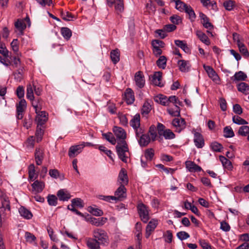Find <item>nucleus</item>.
I'll list each match as a JSON object with an SVG mask.
<instances>
[{
    "label": "nucleus",
    "mask_w": 249,
    "mask_h": 249,
    "mask_svg": "<svg viewBox=\"0 0 249 249\" xmlns=\"http://www.w3.org/2000/svg\"><path fill=\"white\" fill-rule=\"evenodd\" d=\"M116 149L119 159L123 162L126 163L129 156V152L126 142H123V143H118L116 146Z\"/></svg>",
    "instance_id": "1"
},
{
    "label": "nucleus",
    "mask_w": 249,
    "mask_h": 249,
    "mask_svg": "<svg viewBox=\"0 0 249 249\" xmlns=\"http://www.w3.org/2000/svg\"><path fill=\"white\" fill-rule=\"evenodd\" d=\"M92 236L101 245L106 246L108 243V237L107 232L102 229L96 228L92 231Z\"/></svg>",
    "instance_id": "2"
},
{
    "label": "nucleus",
    "mask_w": 249,
    "mask_h": 249,
    "mask_svg": "<svg viewBox=\"0 0 249 249\" xmlns=\"http://www.w3.org/2000/svg\"><path fill=\"white\" fill-rule=\"evenodd\" d=\"M137 209L141 220L144 223H147L149 219L148 208L142 203L138 204Z\"/></svg>",
    "instance_id": "3"
},
{
    "label": "nucleus",
    "mask_w": 249,
    "mask_h": 249,
    "mask_svg": "<svg viewBox=\"0 0 249 249\" xmlns=\"http://www.w3.org/2000/svg\"><path fill=\"white\" fill-rule=\"evenodd\" d=\"M136 137L139 144L141 147L147 146L150 142L151 139L148 134L144 133V130L142 129L139 134L135 133Z\"/></svg>",
    "instance_id": "4"
},
{
    "label": "nucleus",
    "mask_w": 249,
    "mask_h": 249,
    "mask_svg": "<svg viewBox=\"0 0 249 249\" xmlns=\"http://www.w3.org/2000/svg\"><path fill=\"white\" fill-rule=\"evenodd\" d=\"M192 132L194 134V142L195 146L197 148H202L205 144L203 136L195 129H193Z\"/></svg>",
    "instance_id": "5"
},
{
    "label": "nucleus",
    "mask_w": 249,
    "mask_h": 249,
    "mask_svg": "<svg viewBox=\"0 0 249 249\" xmlns=\"http://www.w3.org/2000/svg\"><path fill=\"white\" fill-rule=\"evenodd\" d=\"M109 6L112 7L113 5L116 12L119 14L122 13L124 10L123 0H107Z\"/></svg>",
    "instance_id": "6"
},
{
    "label": "nucleus",
    "mask_w": 249,
    "mask_h": 249,
    "mask_svg": "<svg viewBox=\"0 0 249 249\" xmlns=\"http://www.w3.org/2000/svg\"><path fill=\"white\" fill-rule=\"evenodd\" d=\"M130 125L133 128L135 133L139 134L141 130L143 129L140 127V115L137 113L133 116L130 121Z\"/></svg>",
    "instance_id": "7"
},
{
    "label": "nucleus",
    "mask_w": 249,
    "mask_h": 249,
    "mask_svg": "<svg viewBox=\"0 0 249 249\" xmlns=\"http://www.w3.org/2000/svg\"><path fill=\"white\" fill-rule=\"evenodd\" d=\"M172 124L177 132H180L185 128L186 123L182 118H175L172 122Z\"/></svg>",
    "instance_id": "8"
},
{
    "label": "nucleus",
    "mask_w": 249,
    "mask_h": 249,
    "mask_svg": "<svg viewBox=\"0 0 249 249\" xmlns=\"http://www.w3.org/2000/svg\"><path fill=\"white\" fill-rule=\"evenodd\" d=\"M83 150V145L80 143L77 145L70 146L68 151V155L70 158H74L82 152Z\"/></svg>",
    "instance_id": "9"
},
{
    "label": "nucleus",
    "mask_w": 249,
    "mask_h": 249,
    "mask_svg": "<svg viewBox=\"0 0 249 249\" xmlns=\"http://www.w3.org/2000/svg\"><path fill=\"white\" fill-rule=\"evenodd\" d=\"M113 131L117 139L120 141L121 143H123V142L125 141L126 138V133L125 130L122 127L114 126Z\"/></svg>",
    "instance_id": "10"
},
{
    "label": "nucleus",
    "mask_w": 249,
    "mask_h": 249,
    "mask_svg": "<svg viewBox=\"0 0 249 249\" xmlns=\"http://www.w3.org/2000/svg\"><path fill=\"white\" fill-rule=\"evenodd\" d=\"M203 68L206 71L209 77L213 82L216 83L219 81L220 78L218 74L212 67L203 65Z\"/></svg>",
    "instance_id": "11"
},
{
    "label": "nucleus",
    "mask_w": 249,
    "mask_h": 249,
    "mask_svg": "<svg viewBox=\"0 0 249 249\" xmlns=\"http://www.w3.org/2000/svg\"><path fill=\"white\" fill-rule=\"evenodd\" d=\"M36 121L37 122V125L42 126L48 120L46 112L45 111H41L38 110L37 112H36Z\"/></svg>",
    "instance_id": "12"
},
{
    "label": "nucleus",
    "mask_w": 249,
    "mask_h": 249,
    "mask_svg": "<svg viewBox=\"0 0 249 249\" xmlns=\"http://www.w3.org/2000/svg\"><path fill=\"white\" fill-rule=\"evenodd\" d=\"M199 17L201 20H202L201 22L203 24V26L205 28L208 29V30L207 31V33L209 34H210L212 36H213L212 32H211L209 30H210L213 28V25L211 22H210L208 18L204 14L202 13H200Z\"/></svg>",
    "instance_id": "13"
},
{
    "label": "nucleus",
    "mask_w": 249,
    "mask_h": 249,
    "mask_svg": "<svg viewBox=\"0 0 249 249\" xmlns=\"http://www.w3.org/2000/svg\"><path fill=\"white\" fill-rule=\"evenodd\" d=\"M134 80L136 86L138 88L141 89L144 86L145 79L142 71H139L135 73Z\"/></svg>",
    "instance_id": "14"
},
{
    "label": "nucleus",
    "mask_w": 249,
    "mask_h": 249,
    "mask_svg": "<svg viewBox=\"0 0 249 249\" xmlns=\"http://www.w3.org/2000/svg\"><path fill=\"white\" fill-rule=\"evenodd\" d=\"M26 107V102L25 99H21L19 103L17 105V117L18 119L20 120L23 118V112Z\"/></svg>",
    "instance_id": "15"
},
{
    "label": "nucleus",
    "mask_w": 249,
    "mask_h": 249,
    "mask_svg": "<svg viewBox=\"0 0 249 249\" xmlns=\"http://www.w3.org/2000/svg\"><path fill=\"white\" fill-rule=\"evenodd\" d=\"M158 223V220L155 219H153L149 222L146 227L145 237L146 238H149L151 232L157 226Z\"/></svg>",
    "instance_id": "16"
},
{
    "label": "nucleus",
    "mask_w": 249,
    "mask_h": 249,
    "mask_svg": "<svg viewBox=\"0 0 249 249\" xmlns=\"http://www.w3.org/2000/svg\"><path fill=\"white\" fill-rule=\"evenodd\" d=\"M126 189L124 186L121 185L120 187L115 192V197L116 201L121 200L122 198H125L126 196Z\"/></svg>",
    "instance_id": "17"
},
{
    "label": "nucleus",
    "mask_w": 249,
    "mask_h": 249,
    "mask_svg": "<svg viewBox=\"0 0 249 249\" xmlns=\"http://www.w3.org/2000/svg\"><path fill=\"white\" fill-rule=\"evenodd\" d=\"M86 243L89 249H100V243H99L94 237H89L86 239Z\"/></svg>",
    "instance_id": "18"
},
{
    "label": "nucleus",
    "mask_w": 249,
    "mask_h": 249,
    "mask_svg": "<svg viewBox=\"0 0 249 249\" xmlns=\"http://www.w3.org/2000/svg\"><path fill=\"white\" fill-rule=\"evenodd\" d=\"M89 221L92 225L96 227H101L107 222V218L105 217L99 218L90 217Z\"/></svg>",
    "instance_id": "19"
},
{
    "label": "nucleus",
    "mask_w": 249,
    "mask_h": 249,
    "mask_svg": "<svg viewBox=\"0 0 249 249\" xmlns=\"http://www.w3.org/2000/svg\"><path fill=\"white\" fill-rule=\"evenodd\" d=\"M161 78H162V72L160 71L155 72L152 77V83L157 86L160 87H162L163 86V84L161 82Z\"/></svg>",
    "instance_id": "20"
},
{
    "label": "nucleus",
    "mask_w": 249,
    "mask_h": 249,
    "mask_svg": "<svg viewBox=\"0 0 249 249\" xmlns=\"http://www.w3.org/2000/svg\"><path fill=\"white\" fill-rule=\"evenodd\" d=\"M57 196L60 201H68L71 197V195L69 192L66 189H60L57 193Z\"/></svg>",
    "instance_id": "21"
},
{
    "label": "nucleus",
    "mask_w": 249,
    "mask_h": 249,
    "mask_svg": "<svg viewBox=\"0 0 249 249\" xmlns=\"http://www.w3.org/2000/svg\"><path fill=\"white\" fill-rule=\"evenodd\" d=\"M185 166L187 170L191 172H200L202 170L201 167L192 161H186L185 162Z\"/></svg>",
    "instance_id": "22"
},
{
    "label": "nucleus",
    "mask_w": 249,
    "mask_h": 249,
    "mask_svg": "<svg viewBox=\"0 0 249 249\" xmlns=\"http://www.w3.org/2000/svg\"><path fill=\"white\" fill-rule=\"evenodd\" d=\"M44 151L42 149L38 148L36 149L35 158L37 165H40L42 164L44 159Z\"/></svg>",
    "instance_id": "23"
},
{
    "label": "nucleus",
    "mask_w": 249,
    "mask_h": 249,
    "mask_svg": "<svg viewBox=\"0 0 249 249\" xmlns=\"http://www.w3.org/2000/svg\"><path fill=\"white\" fill-rule=\"evenodd\" d=\"M0 198L1 199V206L6 207V209L10 210V203L8 197L4 191L0 188Z\"/></svg>",
    "instance_id": "24"
},
{
    "label": "nucleus",
    "mask_w": 249,
    "mask_h": 249,
    "mask_svg": "<svg viewBox=\"0 0 249 249\" xmlns=\"http://www.w3.org/2000/svg\"><path fill=\"white\" fill-rule=\"evenodd\" d=\"M118 180L120 182L121 185L125 186L128 184V179L126 171L124 168H122L119 173L118 176Z\"/></svg>",
    "instance_id": "25"
},
{
    "label": "nucleus",
    "mask_w": 249,
    "mask_h": 249,
    "mask_svg": "<svg viewBox=\"0 0 249 249\" xmlns=\"http://www.w3.org/2000/svg\"><path fill=\"white\" fill-rule=\"evenodd\" d=\"M179 70L183 72H188L191 67L190 64L188 61L185 60H179L178 62Z\"/></svg>",
    "instance_id": "26"
},
{
    "label": "nucleus",
    "mask_w": 249,
    "mask_h": 249,
    "mask_svg": "<svg viewBox=\"0 0 249 249\" xmlns=\"http://www.w3.org/2000/svg\"><path fill=\"white\" fill-rule=\"evenodd\" d=\"M15 26L17 31L18 32V34L22 35H23V31L26 27V25L24 20L18 19L15 23Z\"/></svg>",
    "instance_id": "27"
},
{
    "label": "nucleus",
    "mask_w": 249,
    "mask_h": 249,
    "mask_svg": "<svg viewBox=\"0 0 249 249\" xmlns=\"http://www.w3.org/2000/svg\"><path fill=\"white\" fill-rule=\"evenodd\" d=\"M124 95L127 104H132L134 103L135 101L134 94L131 89H126Z\"/></svg>",
    "instance_id": "28"
},
{
    "label": "nucleus",
    "mask_w": 249,
    "mask_h": 249,
    "mask_svg": "<svg viewBox=\"0 0 249 249\" xmlns=\"http://www.w3.org/2000/svg\"><path fill=\"white\" fill-rule=\"evenodd\" d=\"M20 215L27 219H30L33 217L32 213L23 206L20 207L18 209Z\"/></svg>",
    "instance_id": "29"
},
{
    "label": "nucleus",
    "mask_w": 249,
    "mask_h": 249,
    "mask_svg": "<svg viewBox=\"0 0 249 249\" xmlns=\"http://www.w3.org/2000/svg\"><path fill=\"white\" fill-rule=\"evenodd\" d=\"M44 183L42 181L36 180L32 184V186L33 190L36 193L41 192L44 188Z\"/></svg>",
    "instance_id": "30"
},
{
    "label": "nucleus",
    "mask_w": 249,
    "mask_h": 249,
    "mask_svg": "<svg viewBox=\"0 0 249 249\" xmlns=\"http://www.w3.org/2000/svg\"><path fill=\"white\" fill-rule=\"evenodd\" d=\"M196 35L200 41L206 45H209L210 44V41L208 36L202 31L197 30L196 31Z\"/></svg>",
    "instance_id": "31"
},
{
    "label": "nucleus",
    "mask_w": 249,
    "mask_h": 249,
    "mask_svg": "<svg viewBox=\"0 0 249 249\" xmlns=\"http://www.w3.org/2000/svg\"><path fill=\"white\" fill-rule=\"evenodd\" d=\"M236 43L240 52L242 53L245 56L249 57V52L244 44L241 42L239 39L237 40Z\"/></svg>",
    "instance_id": "32"
},
{
    "label": "nucleus",
    "mask_w": 249,
    "mask_h": 249,
    "mask_svg": "<svg viewBox=\"0 0 249 249\" xmlns=\"http://www.w3.org/2000/svg\"><path fill=\"white\" fill-rule=\"evenodd\" d=\"M247 78L246 74L242 71H239L235 73L231 79L233 81H244Z\"/></svg>",
    "instance_id": "33"
},
{
    "label": "nucleus",
    "mask_w": 249,
    "mask_h": 249,
    "mask_svg": "<svg viewBox=\"0 0 249 249\" xmlns=\"http://www.w3.org/2000/svg\"><path fill=\"white\" fill-rule=\"evenodd\" d=\"M155 101L158 103L160 104L161 105L167 106H168V97L162 94L157 95L155 97Z\"/></svg>",
    "instance_id": "34"
},
{
    "label": "nucleus",
    "mask_w": 249,
    "mask_h": 249,
    "mask_svg": "<svg viewBox=\"0 0 249 249\" xmlns=\"http://www.w3.org/2000/svg\"><path fill=\"white\" fill-rule=\"evenodd\" d=\"M110 58L113 64H117L120 60V52L118 49L113 50L110 52Z\"/></svg>",
    "instance_id": "35"
},
{
    "label": "nucleus",
    "mask_w": 249,
    "mask_h": 249,
    "mask_svg": "<svg viewBox=\"0 0 249 249\" xmlns=\"http://www.w3.org/2000/svg\"><path fill=\"white\" fill-rule=\"evenodd\" d=\"M151 109L150 104L148 102H145L141 109V114L143 116L146 117L151 110Z\"/></svg>",
    "instance_id": "36"
},
{
    "label": "nucleus",
    "mask_w": 249,
    "mask_h": 249,
    "mask_svg": "<svg viewBox=\"0 0 249 249\" xmlns=\"http://www.w3.org/2000/svg\"><path fill=\"white\" fill-rule=\"evenodd\" d=\"M175 44L180 48L185 53H188L189 52V48L188 47L187 44L184 41L180 40H175Z\"/></svg>",
    "instance_id": "37"
},
{
    "label": "nucleus",
    "mask_w": 249,
    "mask_h": 249,
    "mask_svg": "<svg viewBox=\"0 0 249 249\" xmlns=\"http://www.w3.org/2000/svg\"><path fill=\"white\" fill-rule=\"evenodd\" d=\"M237 89L239 91L247 94L249 93V86L246 83L241 82L237 85Z\"/></svg>",
    "instance_id": "38"
},
{
    "label": "nucleus",
    "mask_w": 249,
    "mask_h": 249,
    "mask_svg": "<svg viewBox=\"0 0 249 249\" xmlns=\"http://www.w3.org/2000/svg\"><path fill=\"white\" fill-rule=\"evenodd\" d=\"M238 135L242 136H248L249 134V126L246 124L240 126L238 131Z\"/></svg>",
    "instance_id": "39"
},
{
    "label": "nucleus",
    "mask_w": 249,
    "mask_h": 249,
    "mask_svg": "<svg viewBox=\"0 0 249 249\" xmlns=\"http://www.w3.org/2000/svg\"><path fill=\"white\" fill-rule=\"evenodd\" d=\"M103 137L108 142H109L112 144H115L116 140L114 138L113 134L111 132H108L107 133H103Z\"/></svg>",
    "instance_id": "40"
},
{
    "label": "nucleus",
    "mask_w": 249,
    "mask_h": 249,
    "mask_svg": "<svg viewBox=\"0 0 249 249\" xmlns=\"http://www.w3.org/2000/svg\"><path fill=\"white\" fill-rule=\"evenodd\" d=\"M32 102V105L33 107L35 109V112H37V111H40L41 109L42 106V101L40 98H37L35 100L33 99V101H31Z\"/></svg>",
    "instance_id": "41"
},
{
    "label": "nucleus",
    "mask_w": 249,
    "mask_h": 249,
    "mask_svg": "<svg viewBox=\"0 0 249 249\" xmlns=\"http://www.w3.org/2000/svg\"><path fill=\"white\" fill-rule=\"evenodd\" d=\"M166 62L167 59L165 56L163 55L160 56L157 61V65L159 68L164 69L166 66Z\"/></svg>",
    "instance_id": "42"
},
{
    "label": "nucleus",
    "mask_w": 249,
    "mask_h": 249,
    "mask_svg": "<svg viewBox=\"0 0 249 249\" xmlns=\"http://www.w3.org/2000/svg\"><path fill=\"white\" fill-rule=\"evenodd\" d=\"M26 97L30 101H33L34 99V89L31 84H28L27 86Z\"/></svg>",
    "instance_id": "43"
},
{
    "label": "nucleus",
    "mask_w": 249,
    "mask_h": 249,
    "mask_svg": "<svg viewBox=\"0 0 249 249\" xmlns=\"http://www.w3.org/2000/svg\"><path fill=\"white\" fill-rule=\"evenodd\" d=\"M224 136L225 138H232L234 136V132L230 126L224 127L223 130Z\"/></svg>",
    "instance_id": "44"
},
{
    "label": "nucleus",
    "mask_w": 249,
    "mask_h": 249,
    "mask_svg": "<svg viewBox=\"0 0 249 249\" xmlns=\"http://www.w3.org/2000/svg\"><path fill=\"white\" fill-rule=\"evenodd\" d=\"M61 33L62 36L67 40L69 39L71 36V30L67 27L62 28L61 29Z\"/></svg>",
    "instance_id": "45"
},
{
    "label": "nucleus",
    "mask_w": 249,
    "mask_h": 249,
    "mask_svg": "<svg viewBox=\"0 0 249 249\" xmlns=\"http://www.w3.org/2000/svg\"><path fill=\"white\" fill-rule=\"evenodd\" d=\"M29 178L31 180H34L36 178V171L35 165L32 164L28 167Z\"/></svg>",
    "instance_id": "46"
},
{
    "label": "nucleus",
    "mask_w": 249,
    "mask_h": 249,
    "mask_svg": "<svg viewBox=\"0 0 249 249\" xmlns=\"http://www.w3.org/2000/svg\"><path fill=\"white\" fill-rule=\"evenodd\" d=\"M161 136L166 140H171L175 138V134L169 129H166Z\"/></svg>",
    "instance_id": "47"
},
{
    "label": "nucleus",
    "mask_w": 249,
    "mask_h": 249,
    "mask_svg": "<svg viewBox=\"0 0 249 249\" xmlns=\"http://www.w3.org/2000/svg\"><path fill=\"white\" fill-rule=\"evenodd\" d=\"M232 121L234 123L239 125L248 124V122L238 116H234L232 117Z\"/></svg>",
    "instance_id": "48"
},
{
    "label": "nucleus",
    "mask_w": 249,
    "mask_h": 249,
    "mask_svg": "<svg viewBox=\"0 0 249 249\" xmlns=\"http://www.w3.org/2000/svg\"><path fill=\"white\" fill-rule=\"evenodd\" d=\"M71 207H78L79 208H82L84 207V205L83 203V201L81 198H76L72 199L71 201Z\"/></svg>",
    "instance_id": "49"
},
{
    "label": "nucleus",
    "mask_w": 249,
    "mask_h": 249,
    "mask_svg": "<svg viewBox=\"0 0 249 249\" xmlns=\"http://www.w3.org/2000/svg\"><path fill=\"white\" fill-rule=\"evenodd\" d=\"M44 134V130L42 128V126L40 125H37V128L36 132V137L37 142H40Z\"/></svg>",
    "instance_id": "50"
},
{
    "label": "nucleus",
    "mask_w": 249,
    "mask_h": 249,
    "mask_svg": "<svg viewBox=\"0 0 249 249\" xmlns=\"http://www.w3.org/2000/svg\"><path fill=\"white\" fill-rule=\"evenodd\" d=\"M184 12H185L189 15V18L192 21L194 20V19L196 18V16L195 12L190 6L188 5L184 10Z\"/></svg>",
    "instance_id": "51"
},
{
    "label": "nucleus",
    "mask_w": 249,
    "mask_h": 249,
    "mask_svg": "<svg viewBox=\"0 0 249 249\" xmlns=\"http://www.w3.org/2000/svg\"><path fill=\"white\" fill-rule=\"evenodd\" d=\"M47 201L48 204L51 206H55L57 204V198L53 195H49L47 197Z\"/></svg>",
    "instance_id": "52"
},
{
    "label": "nucleus",
    "mask_w": 249,
    "mask_h": 249,
    "mask_svg": "<svg viewBox=\"0 0 249 249\" xmlns=\"http://www.w3.org/2000/svg\"><path fill=\"white\" fill-rule=\"evenodd\" d=\"M167 111L173 116H178L180 114L179 107L178 106H175V109L169 108Z\"/></svg>",
    "instance_id": "53"
},
{
    "label": "nucleus",
    "mask_w": 249,
    "mask_h": 249,
    "mask_svg": "<svg viewBox=\"0 0 249 249\" xmlns=\"http://www.w3.org/2000/svg\"><path fill=\"white\" fill-rule=\"evenodd\" d=\"M89 212L96 216H100L103 215L104 213L102 210L98 208L89 207Z\"/></svg>",
    "instance_id": "54"
},
{
    "label": "nucleus",
    "mask_w": 249,
    "mask_h": 249,
    "mask_svg": "<svg viewBox=\"0 0 249 249\" xmlns=\"http://www.w3.org/2000/svg\"><path fill=\"white\" fill-rule=\"evenodd\" d=\"M98 198L100 200H103L107 202H111L112 201H116V198L114 196L99 195Z\"/></svg>",
    "instance_id": "55"
},
{
    "label": "nucleus",
    "mask_w": 249,
    "mask_h": 249,
    "mask_svg": "<svg viewBox=\"0 0 249 249\" xmlns=\"http://www.w3.org/2000/svg\"><path fill=\"white\" fill-rule=\"evenodd\" d=\"M219 160L222 163L223 166L225 167L229 168L231 166V163L230 160L227 159L224 156H220Z\"/></svg>",
    "instance_id": "56"
},
{
    "label": "nucleus",
    "mask_w": 249,
    "mask_h": 249,
    "mask_svg": "<svg viewBox=\"0 0 249 249\" xmlns=\"http://www.w3.org/2000/svg\"><path fill=\"white\" fill-rule=\"evenodd\" d=\"M172 103L175 106L181 105V102H180L178 98L176 96H171L168 98V103Z\"/></svg>",
    "instance_id": "57"
},
{
    "label": "nucleus",
    "mask_w": 249,
    "mask_h": 249,
    "mask_svg": "<svg viewBox=\"0 0 249 249\" xmlns=\"http://www.w3.org/2000/svg\"><path fill=\"white\" fill-rule=\"evenodd\" d=\"M154 155V152L153 149H147L145 150L144 157L147 160L150 161Z\"/></svg>",
    "instance_id": "58"
},
{
    "label": "nucleus",
    "mask_w": 249,
    "mask_h": 249,
    "mask_svg": "<svg viewBox=\"0 0 249 249\" xmlns=\"http://www.w3.org/2000/svg\"><path fill=\"white\" fill-rule=\"evenodd\" d=\"M177 236L178 239L180 240H184L187 239V238L190 237V235L188 233L184 231H181L178 232L177 233Z\"/></svg>",
    "instance_id": "59"
},
{
    "label": "nucleus",
    "mask_w": 249,
    "mask_h": 249,
    "mask_svg": "<svg viewBox=\"0 0 249 249\" xmlns=\"http://www.w3.org/2000/svg\"><path fill=\"white\" fill-rule=\"evenodd\" d=\"M199 244L203 249H212L211 245L205 239H200Z\"/></svg>",
    "instance_id": "60"
},
{
    "label": "nucleus",
    "mask_w": 249,
    "mask_h": 249,
    "mask_svg": "<svg viewBox=\"0 0 249 249\" xmlns=\"http://www.w3.org/2000/svg\"><path fill=\"white\" fill-rule=\"evenodd\" d=\"M187 6L186 4L181 1L176 3V8L180 12L184 11Z\"/></svg>",
    "instance_id": "61"
},
{
    "label": "nucleus",
    "mask_w": 249,
    "mask_h": 249,
    "mask_svg": "<svg viewBox=\"0 0 249 249\" xmlns=\"http://www.w3.org/2000/svg\"><path fill=\"white\" fill-rule=\"evenodd\" d=\"M234 5V1L231 0H227L223 3L225 8L228 11L231 10L233 9Z\"/></svg>",
    "instance_id": "62"
},
{
    "label": "nucleus",
    "mask_w": 249,
    "mask_h": 249,
    "mask_svg": "<svg viewBox=\"0 0 249 249\" xmlns=\"http://www.w3.org/2000/svg\"><path fill=\"white\" fill-rule=\"evenodd\" d=\"M11 46L14 53L18 54V42L17 39H13L11 43Z\"/></svg>",
    "instance_id": "63"
},
{
    "label": "nucleus",
    "mask_w": 249,
    "mask_h": 249,
    "mask_svg": "<svg viewBox=\"0 0 249 249\" xmlns=\"http://www.w3.org/2000/svg\"><path fill=\"white\" fill-rule=\"evenodd\" d=\"M211 147L213 151L215 152H220L223 148L222 145L217 142H213L211 144Z\"/></svg>",
    "instance_id": "64"
}]
</instances>
